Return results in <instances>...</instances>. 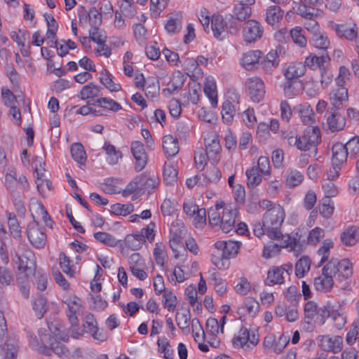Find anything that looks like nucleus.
I'll list each match as a JSON object with an SVG mask.
<instances>
[{
	"label": "nucleus",
	"instance_id": "obj_1",
	"mask_svg": "<svg viewBox=\"0 0 359 359\" xmlns=\"http://www.w3.org/2000/svg\"><path fill=\"white\" fill-rule=\"evenodd\" d=\"M285 218L283 207L273 206L263 214L262 222L258 221L254 224V234L259 238L266 234L269 238H278L281 236L280 228Z\"/></svg>",
	"mask_w": 359,
	"mask_h": 359
},
{
	"label": "nucleus",
	"instance_id": "obj_2",
	"mask_svg": "<svg viewBox=\"0 0 359 359\" xmlns=\"http://www.w3.org/2000/svg\"><path fill=\"white\" fill-rule=\"evenodd\" d=\"M283 137L287 140L289 146L300 151H311L316 154V147L320 140V131L318 127H309L302 136H299L296 130H287L283 133Z\"/></svg>",
	"mask_w": 359,
	"mask_h": 359
},
{
	"label": "nucleus",
	"instance_id": "obj_3",
	"mask_svg": "<svg viewBox=\"0 0 359 359\" xmlns=\"http://www.w3.org/2000/svg\"><path fill=\"white\" fill-rule=\"evenodd\" d=\"M158 185L159 179L156 175L144 172L127 184L122 191V196L127 197L133 194H143L144 192L151 194Z\"/></svg>",
	"mask_w": 359,
	"mask_h": 359
},
{
	"label": "nucleus",
	"instance_id": "obj_4",
	"mask_svg": "<svg viewBox=\"0 0 359 359\" xmlns=\"http://www.w3.org/2000/svg\"><path fill=\"white\" fill-rule=\"evenodd\" d=\"M297 13L306 20V22L304 23V27L311 32L313 36L320 32V26L317 22V19L319 17L323 16V13L321 10L316 8L300 6L297 9Z\"/></svg>",
	"mask_w": 359,
	"mask_h": 359
},
{
	"label": "nucleus",
	"instance_id": "obj_5",
	"mask_svg": "<svg viewBox=\"0 0 359 359\" xmlns=\"http://www.w3.org/2000/svg\"><path fill=\"white\" fill-rule=\"evenodd\" d=\"M334 265L327 264L322 269V273L314 279V287L318 291L328 292L334 285Z\"/></svg>",
	"mask_w": 359,
	"mask_h": 359
},
{
	"label": "nucleus",
	"instance_id": "obj_6",
	"mask_svg": "<svg viewBox=\"0 0 359 359\" xmlns=\"http://www.w3.org/2000/svg\"><path fill=\"white\" fill-rule=\"evenodd\" d=\"M62 302L67 306L66 315L72 326H78L77 313L80 311L82 303L80 298L74 294H69L63 296Z\"/></svg>",
	"mask_w": 359,
	"mask_h": 359
},
{
	"label": "nucleus",
	"instance_id": "obj_7",
	"mask_svg": "<svg viewBox=\"0 0 359 359\" xmlns=\"http://www.w3.org/2000/svg\"><path fill=\"white\" fill-rule=\"evenodd\" d=\"M27 236L30 243L36 248H43L46 242V235L38 222H29L27 227Z\"/></svg>",
	"mask_w": 359,
	"mask_h": 359
},
{
	"label": "nucleus",
	"instance_id": "obj_8",
	"mask_svg": "<svg viewBox=\"0 0 359 359\" xmlns=\"http://www.w3.org/2000/svg\"><path fill=\"white\" fill-rule=\"evenodd\" d=\"M317 342L324 351L337 353L343 348V338L340 336L319 335Z\"/></svg>",
	"mask_w": 359,
	"mask_h": 359
},
{
	"label": "nucleus",
	"instance_id": "obj_9",
	"mask_svg": "<svg viewBox=\"0 0 359 359\" xmlns=\"http://www.w3.org/2000/svg\"><path fill=\"white\" fill-rule=\"evenodd\" d=\"M245 86L251 100L255 102H260L265 94L263 81L257 76L247 79Z\"/></svg>",
	"mask_w": 359,
	"mask_h": 359
},
{
	"label": "nucleus",
	"instance_id": "obj_10",
	"mask_svg": "<svg viewBox=\"0 0 359 359\" xmlns=\"http://www.w3.org/2000/svg\"><path fill=\"white\" fill-rule=\"evenodd\" d=\"M205 149L209 161L217 162L221 157L222 146L219 143V136L216 134L208 135L204 140Z\"/></svg>",
	"mask_w": 359,
	"mask_h": 359
},
{
	"label": "nucleus",
	"instance_id": "obj_11",
	"mask_svg": "<svg viewBox=\"0 0 359 359\" xmlns=\"http://www.w3.org/2000/svg\"><path fill=\"white\" fill-rule=\"evenodd\" d=\"M263 34V27L260 23L254 20H250L245 23L243 36L246 43H254L259 39Z\"/></svg>",
	"mask_w": 359,
	"mask_h": 359
},
{
	"label": "nucleus",
	"instance_id": "obj_12",
	"mask_svg": "<svg viewBox=\"0 0 359 359\" xmlns=\"http://www.w3.org/2000/svg\"><path fill=\"white\" fill-rule=\"evenodd\" d=\"M240 95L234 88L228 89L226 93V123H231L238 110Z\"/></svg>",
	"mask_w": 359,
	"mask_h": 359
},
{
	"label": "nucleus",
	"instance_id": "obj_13",
	"mask_svg": "<svg viewBox=\"0 0 359 359\" xmlns=\"http://www.w3.org/2000/svg\"><path fill=\"white\" fill-rule=\"evenodd\" d=\"M130 149L135 159V170L136 172H140L145 168L148 160L144 145L140 141H133L131 143Z\"/></svg>",
	"mask_w": 359,
	"mask_h": 359
},
{
	"label": "nucleus",
	"instance_id": "obj_14",
	"mask_svg": "<svg viewBox=\"0 0 359 359\" xmlns=\"http://www.w3.org/2000/svg\"><path fill=\"white\" fill-rule=\"evenodd\" d=\"M262 53L259 50H250L244 53L240 59V65L247 71L258 69Z\"/></svg>",
	"mask_w": 359,
	"mask_h": 359
},
{
	"label": "nucleus",
	"instance_id": "obj_15",
	"mask_svg": "<svg viewBox=\"0 0 359 359\" xmlns=\"http://www.w3.org/2000/svg\"><path fill=\"white\" fill-rule=\"evenodd\" d=\"M325 116L327 129L331 132H338L345 128L346 118L338 111H327Z\"/></svg>",
	"mask_w": 359,
	"mask_h": 359
},
{
	"label": "nucleus",
	"instance_id": "obj_16",
	"mask_svg": "<svg viewBox=\"0 0 359 359\" xmlns=\"http://www.w3.org/2000/svg\"><path fill=\"white\" fill-rule=\"evenodd\" d=\"M208 215L210 225L218 229H222V217L224 215V201L222 200L217 201L215 207L208 210Z\"/></svg>",
	"mask_w": 359,
	"mask_h": 359
},
{
	"label": "nucleus",
	"instance_id": "obj_17",
	"mask_svg": "<svg viewBox=\"0 0 359 359\" xmlns=\"http://www.w3.org/2000/svg\"><path fill=\"white\" fill-rule=\"evenodd\" d=\"M272 240H278L280 241V248H287L289 252H293L295 257L301 255L304 251V246L295 238L291 237L289 234L281 236L278 238H271Z\"/></svg>",
	"mask_w": 359,
	"mask_h": 359
},
{
	"label": "nucleus",
	"instance_id": "obj_18",
	"mask_svg": "<svg viewBox=\"0 0 359 359\" xmlns=\"http://www.w3.org/2000/svg\"><path fill=\"white\" fill-rule=\"evenodd\" d=\"M184 232L185 228L181 222L177 221L176 224L175 222L172 224L169 244L172 251L177 252L178 248L182 245V239Z\"/></svg>",
	"mask_w": 359,
	"mask_h": 359
},
{
	"label": "nucleus",
	"instance_id": "obj_19",
	"mask_svg": "<svg viewBox=\"0 0 359 359\" xmlns=\"http://www.w3.org/2000/svg\"><path fill=\"white\" fill-rule=\"evenodd\" d=\"M18 346L15 340L0 339V359H15Z\"/></svg>",
	"mask_w": 359,
	"mask_h": 359
},
{
	"label": "nucleus",
	"instance_id": "obj_20",
	"mask_svg": "<svg viewBox=\"0 0 359 359\" xmlns=\"http://www.w3.org/2000/svg\"><path fill=\"white\" fill-rule=\"evenodd\" d=\"M18 260V270L25 273V276H28L34 271V255L30 250L25 251L22 255H17Z\"/></svg>",
	"mask_w": 359,
	"mask_h": 359
},
{
	"label": "nucleus",
	"instance_id": "obj_21",
	"mask_svg": "<svg viewBox=\"0 0 359 359\" xmlns=\"http://www.w3.org/2000/svg\"><path fill=\"white\" fill-rule=\"evenodd\" d=\"M331 27L335 31L337 36L339 38H344L348 41H353L357 38L358 27L355 24L348 26L347 25H337L332 22Z\"/></svg>",
	"mask_w": 359,
	"mask_h": 359
},
{
	"label": "nucleus",
	"instance_id": "obj_22",
	"mask_svg": "<svg viewBox=\"0 0 359 359\" xmlns=\"http://www.w3.org/2000/svg\"><path fill=\"white\" fill-rule=\"evenodd\" d=\"M293 111L298 114L302 122L305 125H311L316 121L315 114L308 103L296 105L293 108Z\"/></svg>",
	"mask_w": 359,
	"mask_h": 359
},
{
	"label": "nucleus",
	"instance_id": "obj_23",
	"mask_svg": "<svg viewBox=\"0 0 359 359\" xmlns=\"http://www.w3.org/2000/svg\"><path fill=\"white\" fill-rule=\"evenodd\" d=\"M348 90L345 87L337 86L333 88L329 95L331 104L336 109H339L344 102L348 101Z\"/></svg>",
	"mask_w": 359,
	"mask_h": 359
},
{
	"label": "nucleus",
	"instance_id": "obj_24",
	"mask_svg": "<svg viewBox=\"0 0 359 359\" xmlns=\"http://www.w3.org/2000/svg\"><path fill=\"white\" fill-rule=\"evenodd\" d=\"M327 264H333L334 265V276L338 273L339 276L348 279L353 274L352 264L348 259H344L339 262L337 259H332Z\"/></svg>",
	"mask_w": 359,
	"mask_h": 359
},
{
	"label": "nucleus",
	"instance_id": "obj_25",
	"mask_svg": "<svg viewBox=\"0 0 359 359\" xmlns=\"http://www.w3.org/2000/svg\"><path fill=\"white\" fill-rule=\"evenodd\" d=\"M330 318L337 329L340 330L345 325L346 317L344 310L339 302H334L331 305Z\"/></svg>",
	"mask_w": 359,
	"mask_h": 359
},
{
	"label": "nucleus",
	"instance_id": "obj_26",
	"mask_svg": "<svg viewBox=\"0 0 359 359\" xmlns=\"http://www.w3.org/2000/svg\"><path fill=\"white\" fill-rule=\"evenodd\" d=\"M306 71L305 65L302 62H293L285 67L283 71V75L285 79L298 80L303 76Z\"/></svg>",
	"mask_w": 359,
	"mask_h": 359
},
{
	"label": "nucleus",
	"instance_id": "obj_27",
	"mask_svg": "<svg viewBox=\"0 0 359 359\" xmlns=\"http://www.w3.org/2000/svg\"><path fill=\"white\" fill-rule=\"evenodd\" d=\"M163 149L168 157H173L179 152L178 140L171 135H166L163 137Z\"/></svg>",
	"mask_w": 359,
	"mask_h": 359
},
{
	"label": "nucleus",
	"instance_id": "obj_28",
	"mask_svg": "<svg viewBox=\"0 0 359 359\" xmlns=\"http://www.w3.org/2000/svg\"><path fill=\"white\" fill-rule=\"evenodd\" d=\"M184 81V76L180 72H175L168 83L167 88L163 90V93L166 95H172L183 87Z\"/></svg>",
	"mask_w": 359,
	"mask_h": 359
},
{
	"label": "nucleus",
	"instance_id": "obj_29",
	"mask_svg": "<svg viewBox=\"0 0 359 359\" xmlns=\"http://www.w3.org/2000/svg\"><path fill=\"white\" fill-rule=\"evenodd\" d=\"M348 155L345 144L340 142L335 143L332 147V164L342 165L346 163Z\"/></svg>",
	"mask_w": 359,
	"mask_h": 359
},
{
	"label": "nucleus",
	"instance_id": "obj_30",
	"mask_svg": "<svg viewBox=\"0 0 359 359\" xmlns=\"http://www.w3.org/2000/svg\"><path fill=\"white\" fill-rule=\"evenodd\" d=\"M203 91L207 97L210 100L212 106L213 107H217L218 102L217 90L216 83L213 78H205L204 81Z\"/></svg>",
	"mask_w": 359,
	"mask_h": 359
},
{
	"label": "nucleus",
	"instance_id": "obj_31",
	"mask_svg": "<svg viewBox=\"0 0 359 359\" xmlns=\"http://www.w3.org/2000/svg\"><path fill=\"white\" fill-rule=\"evenodd\" d=\"M283 11L278 6H272L269 7L266 11V21L272 27H278L280 21L283 16Z\"/></svg>",
	"mask_w": 359,
	"mask_h": 359
},
{
	"label": "nucleus",
	"instance_id": "obj_32",
	"mask_svg": "<svg viewBox=\"0 0 359 359\" xmlns=\"http://www.w3.org/2000/svg\"><path fill=\"white\" fill-rule=\"evenodd\" d=\"M211 30L215 39L222 41V33L224 32V21L223 16L219 13H214L211 18Z\"/></svg>",
	"mask_w": 359,
	"mask_h": 359
},
{
	"label": "nucleus",
	"instance_id": "obj_33",
	"mask_svg": "<svg viewBox=\"0 0 359 359\" xmlns=\"http://www.w3.org/2000/svg\"><path fill=\"white\" fill-rule=\"evenodd\" d=\"M359 238V229L355 226L347 228L341 234V241L346 246H353L358 242Z\"/></svg>",
	"mask_w": 359,
	"mask_h": 359
},
{
	"label": "nucleus",
	"instance_id": "obj_34",
	"mask_svg": "<svg viewBox=\"0 0 359 359\" xmlns=\"http://www.w3.org/2000/svg\"><path fill=\"white\" fill-rule=\"evenodd\" d=\"M215 250L212 253V263L218 269L224 266V241H217L215 244Z\"/></svg>",
	"mask_w": 359,
	"mask_h": 359
},
{
	"label": "nucleus",
	"instance_id": "obj_35",
	"mask_svg": "<svg viewBox=\"0 0 359 359\" xmlns=\"http://www.w3.org/2000/svg\"><path fill=\"white\" fill-rule=\"evenodd\" d=\"M285 278V275L281 273L279 268L278 266H273L269 269L264 283L269 286L280 285L284 283Z\"/></svg>",
	"mask_w": 359,
	"mask_h": 359
},
{
	"label": "nucleus",
	"instance_id": "obj_36",
	"mask_svg": "<svg viewBox=\"0 0 359 359\" xmlns=\"http://www.w3.org/2000/svg\"><path fill=\"white\" fill-rule=\"evenodd\" d=\"M32 306L34 311L35 316L39 319H41L43 317L49 307L46 299L42 295L32 299Z\"/></svg>",
	"mask_w": 359,
	"mask_h": 359
},
{
	"label": "nucleus",
	"instance_id": "obj_37",
	"mask_svg": "<svg viewBox=\"0 0 359 359\" xmlns=\"http://www.w3.org/2000/svg\"><path fill=\"white\" fill-rule=\"evenodd\" d=\"M241 334L244 337L245 341L249 345L250 350L255 347L259 343V334L257 328L248 329L245 327H242L240 329Z\"/></svg>",
	"mask_w": 359,
	"mask_h": 359
},
{
	"label": "nucleus",
	"instance_id": "obj_38",
	"mask_svg": "<svg viewBox=\"0 0 359 359\" xmlns=\"http://www.w3.org/2000/svg\"><path fill=\"white\" fill-rule=\"evenodd\" d=\"M185 70L191 79L195 81L203 74L201 69L198 65V62L194 58H187L184 61Z\"/></svg>",
	"mask_w": 359,
	"mask_h": 359
},
{
	"label": "nucleus",
	"instance_id": "obj_39",
	"mask_svg": "<svg viewBox=\"0 0 359 359\" xmlns=\"http://www.w3.org/2000/svg\"><path fill=\"white\" fill-rule=\"evenodd\" d=\"M302 83L298 80L286 79L283 88L284 95L288 98L297 95L301 90Z\"/></svg>",
	"mask_w": 359,
	"mask_h": 359
},
{
	"label": "nucleus",
	"instance_id": "obj_40",
	"mask_svg": "<svg viewBox=\"0 0 359 359\" xmlns=\"http://www.w3.org/2000/svg\"><path fill=\"white\" fill-rule=\"evenodd\" d=\"M175 321L178 327L184 334L188 335L190 333L189 311H187L184 313L177 312L175 315Z\"/></svg>",
	"mask_w": 359,
	"mask_h": 359
},
{
	"label": "nucleus",
	"instance_id": "obj_41",
	"mask_svg": "<svg viewBox=\"0 0 359 359\" xmlns=\"http://www.w3.org/2000/svg\"><path fill=\"white\" fill-rule=\"evenodd\" d=\"M100 87L90 83L88 85L83 86L80 90L79 97L82 100L93 98L100 95Z\"/></svg>",
	"mask_w": 359,
	"mask_h": 359
},
{
	"label": "nucleus",
	"instance_id": "obj_42",
	"mask_svg": "<svg viewBox=\"0 0 359 359\" xmlns=\"http://www.w3.org/2000/svg\"><path fill=\"white\" fill-rule=\"evenodd\" d=\"M72 158L81 165H84L86 161V154L81 143H74L70 149Z\"/></svg>",
	"mask_w": 359,
	"mask_h": 359
},
{
	"label": "nucleus",
	"instance_id": "obj_43",
	"mask_svg": "<svg viewBox=\"0 0 359 359\" xmlns=\"http://www.w3.org/2000/svg\"><path fill=\"white\" fill-rule=\"evenodd\" d=\"M177 174V169L172 165L165 163L163 170V178L166 184L171 185L176 182Z\"/></svg>",
	"mask_w": 359,
	"mask_h": 359
},
{
	"label": "nucleus",
	"instance_id": "obj_44",
	"mask_svg": "<svg viewBox=\"0 0 359 359\" xmlns=\"http://www.w3.org/2000/svg\"><path fill=\"white\" fill-rule=\"evenodd\" d=\"M100 81L111 92H118L121 90V85L113 82L111 74L106 69L102 71Z\"/></svg>",
	"mask_w": 359,
	"mask_h": 359
},
{
	"label": "nucleus",
	"instance_id": "obj_45",
	"mask_svg": "<svg viewBox=\"0 0 359 359\" xmlns=\"http://www.w3.org/2000/svg\"><path fill=\"white\" fill-rule=\"evenodd\" d=\"M329 59L327 55H322V56H316V55H309L308 56L304 61L305 67L307 66L311 69H320V67H324V63L326 60Z\"/></svg>",
	"mask_w": 359,
	"mask_h": 359
},
{
	"label": "nucleus",
	"instance_id": "obj_46",
	"mask_svg": "<svg viewBox=\"0 0 359 359\" xmlns=\"http://www.w3.org/2000/svg\"><path fill=\"white\" fill-rule=\"evenodd\" d=\"M285 184L289 187H294L299 185L304 180V175L296 170H288L285 176Z\"/></svg>",
	"mask_w": 359,
	"mask_h": 359
},
{
	"label": "nucleus",
	"instance_id": "obj_47",
	"mask_svg": "<svg viewBox=\"0 0 359 359\" xmlns=\"http://www.w3.org/2000/svg\"><path fill=\"white\" fill-rule=\"evenodd\" d=\"M245 174L248 178L247 185L250 188L257 187L262 182V177L256 166L247 170Z\"/></svg>",
	"mask_w": 359,
	"mask_h": 359
},
{
	"label": "nucleus",
	"instance_id": "obj_48",
	"mask_svg": "<svg viewBox=\"0 0 359 359\" xmlns=\"http://www.w3.org/2000/svg\"><path fill=\"white\" fill-rule=\"evenodd\" d=\"M311 266V260L306 256L302 257L295 264V274L298 278H302L309 272Z\"/></svg>",
	"mask_w": 359,
	"mask_h": 359
},
{
	"label": "nucleus",
	"instance_id": "obj_49",
	"mask_svg": "<svg viewBox=\"0 0 359 359\" xmlns=\"http://www.w3.org/2000/svg\"><path fill=\"white\" fill-rule=\"evenodd\" d=\"M125 17L132 18L136 13L135 4L133 0H120L119 10Z\"/></svg>",
	"mask_w": 359,
	"mask_h": 359
},
{
	"label": "nucleus",
	"instance_id": "obj_50",
	"mask_svg": "<svg viewBox=\"0 0 359 359\" xmlns=\"http://www.w3.org/2000/svg\"><path fill=\"white\" fill-rule=\"evenodd\" d=\"M290 35L293 42L301 48L306 46L307 40L303 33V29L300 27H295L290 31Z\"/></svg>",
	"mask_w": 359,
	"mask_h": 359
},
{
	"label": "nucleus",
	"instance_id": "obj_51",
	"mask_svg": "<svg viewBox=\"0 0 359 359\" xmlns=\"http://www.w3.org/2000/svg\"><path fill=\"white\" fill-rule=\"evenodd\" d=\"M162 304L169 311H174L177 306V297L170 290H165L162 297Z\"/></svg>",
	"mask_w": 359,
	"mask_h": 359
},
{
	"label": "nucleus",
	"instance_id": "obj_52",
	"mask_svg": "<svg viewBox=\"0 0 359 359\" xmlns=\"http://www.w3.org/2000/svg\"><path fill=\"white\" fill-rule=\"evenodd\" d=\"M60 266L62 271L69 277L72 278L74 276L75 271L74 266L70 265V259L65 252H61L59 255Z\"/></svg>",
	"mask_w": 359,
	"mask_h": 359
},
{
	"label": "nucleus",
	"instance_id": "obj_53",
	"mask_svg": "<svg viewBox=\"0 0 359 359\" xmlns=\"http://www.w3.org/2000/svg\"><path fill=\"white\" fill-rule=\"evenodd\" d=\"M8 225L11 235L15 238L21 237V229L15 215L13 213H8Z\"/></svg>",
	"mask_w": 359,
	"mask_h": 359
},
{
	"label": "nucleus",
	"instance_id": "obj_54",
	"mask_svg": "<svg viewBox=\"0 0 359 359\" xmlns=\"http://www.w3.org/2000/svg\"><path fill=\"white\" fill-rule=\"evenodd\" d=\"M208 154L203 147L197 148L194 154V161L196 168L203 170L207 165Z\"/></svg>",
	"mask_w": 359,
	"mask_h": 359
},
{
	"label": "nucleus",
	"instance_id": "obj_55",
	"mask_svg": "<svg viewBox=\"0 0 359 359\" xmlns=\"http://www.w3.org/2000/svg\"><path fill=\"white\" fill-rule=\"evenodd\" d=\"M93 236L97 241L109 247H115L117 245V240L113 236L107 232H97L93 234Z\"/></svg>",
	"mask_w": 359,
	"mask_h": 359
},
{
	"label": "nucleus",
	"instance_id": "obj_56",
	"mask_svg": "<svg viewBox=\"0 0 359 359\" xmlns=\"http://www.w3.org/2000/svg\"><path fill=\"white\" fill-rule=\"evenodd\" d=\"M250 289L251 284L244 276L239 278L234 285L236 293L240 295H246L250 291Z\"/></svg>",
	"mask_w": 359,
	"mask_h": 359
},
{
	"label": "nucleus",
	"instance_id": "obj_57",
	"mask_svg": "<svg viewBox=\"0 0 359 359\" xmlns=\"http://www.w3.org/2000/svg\"><path fill=\"white\" fill-rule=\"evenodd\" d=\"M134 207L131 203H116L111 205V212L116 215L126 216L133 211Z\"/></svg>",
	"mask_w": 359,
	"mask_h": 359
},
{
	"label": "nucleus",
	"instance_id": "obj_58",
	"mask_svg": "<svg viewBox=\"0 0 359 359\" xmlns=\"http://www.w3.org/2000/svg\"><path fill=\"white\" fill-rule=\"evenodd\" d=\"M235 18L241 21L245 20L251 14V7L245 4L236 3L233 10Z\"/></svg>",
	"mask_w": 359,
	"mask_h": 359
},
{
	"label": "nucleus",
	"instance_id": "obj_59",
	"mask_svg": "<svg viewBox=\"0 0 359 359\" xmlns=\"http://www.w3.org/2000/svg\"><path fill=\"white\" fill-rule=\"evenodd\" d=\"M241 20L230 15L228 21L226 22V32L235 36L239 34L241 29Z\"/></svg>",
	"mask_w": 359,
	"mask_h": 359
},
{
	"label": "nucleus",
	"instance_id": "obj_60",
	"mask_svg": "<svg viewBox=\"0 0 359 359\" xmlns=\"http://www.w3.org/2000/svg\"><path fill=\"white\" fill-rule=\"evenodd\" d=\"M14 284V278L11 269L4 266H0V285L3 287Z\"/></svg>",
	"mask_w": 359,
	"mask_h": 359
},
{
	"label": "nucleus",
	"instance_id": "obj_61",
	"mask_svg": "<svg viewBox=\"0 0 359 359\" xmlns=\"http://www.w3.org/2000/svg\"><path fill=\"white\" fill-rule=\"evenodd\" d=\"M333 241L330 239H325L322 243L321 247L318 250V254L321 256L320 264L325 262L330 255V249L333 248Z\"/></svg>",
	"mask_w": 359,
	"mask_h": 359
},
{
	"label": "nucleus",
	"instance_id": "obj_62",
	"mask_svg": "<svg viewBox=\"0 0 359 359\" xmlns=\"http://www.w3.org/2000/svg\"><path fill=\"white\" fill-rule=\"evenodd\" d=\"M104 149L106 151V154L108 155L107 160L109 163L111 165L116 164L119 158L121 156V152L116 151L115 147L108 142H105Z\"/></svg>",
	"mask_w": 359,
	"mask_h": 359
},
{
	"label": "nucleus",
	"instance_id": "obj_63",
	"mask_svg": "<svg viewBox=\"0 0 359 359\" xmlns=\"http://www.w3.org/2000/svg\"><path fill=\"white\" fill-rule=\"evenodd\" d=\"M182 27V19L180 17H170L165 24V29L170 34H175Z\"/></svg>",
	"mask_w": 359,
	"mask_h": 359
},
{
	"label": "nucleus",
	"instance_id": "obj_64",
	"mask_svg": "<svg viewBox=\"0 0 359 359\" xmlns=\"http://www.w3.org/2000/svg\"><path fill=\"white\" fill-rule=\"evenodd\" d=\"M350 157H359V137L355 136L352 137L345 144Z\"/></svg>",
	"mask_w": 359,
	"mask_h": 359
}]
</instances>
